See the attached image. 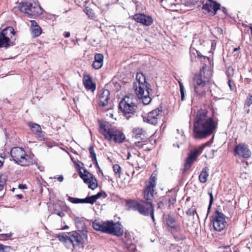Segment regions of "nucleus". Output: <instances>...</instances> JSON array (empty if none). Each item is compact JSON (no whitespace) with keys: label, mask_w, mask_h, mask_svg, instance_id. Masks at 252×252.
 Here are the masks:
<instances>
[{"label":"nucleus","mask_w":252,"mask_h":252,"mask_svg":"<svg viewBox=\"0 0 252 252\" xmlns=\"http://www.w3.org/2000/svg\"><path fill=\"white\" fill-rule=\"evenodd\" d=\"M72 240L73 247L83 248L84 241L82 236L76 231H73L69 236Z\"/></svg>","instance_id":"obj_18"},{"label":"nucleus","mask_w":252,"mask_h":252,"mask_svg":"<svg viewBox=\"0 0 252 252\" xmlns=\"http://www.w3.org/2000/svg\"><path fill=\"white\" fill-rule=\"evenodd\" d=\"M68 200L70 202L73 203H79V198L69 197Z\"/></svg>","instance_id":"obj_46"},{"label":"nucleus","mask_w":252,"mask_h":252,"mask_svg":"<svg viewBox=\"0 0 252 252\" xmlns=\"http://www.w3.org/2000/svg\"><path fill=\"white\" fill-rule=\"evenodd\" d=\"M211 223L215 231H221L225 227L226 224L225 215L216 210L212 216Z\"/></svg>","instance_id":"obj_9"},{"label":"nucleus","mask_w":252,"mask_h":252,"mask_svg":"<svg viewBox=\"0 0 252 252\" xmlns=\"http://www.w3.org/2000/svg\"><path fill=\"white\" fill-rule=\"evenodd\" d=\"M31 30L32 29H33V27H36V26H38L37 22L34 20H31Z\"/></svg>","instance_id":"obj_49"},{"label":"nucleus","mask_w":252,"mask_h":252,"mask_svg":"<svg viewBox=\"0 0 252 252\" xmlns=\"http://www.w3.org/2000/svg\"><path fill=\"white\" fill-rule=\"evenodd\" d=\"M180 84V90L181 93V98L182 101H183L185 99V89L182 83L179 82Z\"/></svg>","instance_id":"obj_38"},{"label":"nucleus","mask_w":252,"mask_h":252,"mask_svg":"<svg viewBox=\"0 0 252 252\" xmlns=\"http://www.w3.org/2000/svg\"><path fill=\"white\" fill-rule=\"evenodd\" d=\"M175 201L176 200L173 198H169L168 200L169 203L171 204H173L175 203Z\"/></svg>","instance_id":"obj_52"},{"label":"nucleus","mask_w":252,"mask_h":252,"mask_svg":"<svg viewBox=\"0 0 252 252\" xmlns=\"http://www.w3.org/2000/svg\"><path fill=\"white\" fill-rule=\"evenodd\" d=\"M28 126L30 127L32 131L36 135L37 138L39 140H44V134L41 130L40 126L34 123H29Z\"/></svg>","instance_id":"obj_19"},{"label":"nucleus","mask_w":252,"mask_h":252,"mask_svg":"<svg viewBox=\"0 0 252 252\" xmlns=\"http://www.w3.org/2000/svg\"><path fill=\"white\" fill-rule=\"evenodd\" d=\"M54 213L57 214L58 216L63 217L64 216V213L62 208H61V204L59 203H56L53 205Z\"/></svg>","instance_id":"obj_28"},{"label":"nucleus","mask_w":252,"mask_h":252,"mask_svg":"<svg viewBox=\"0 0 252 252\" xmlns=\"http://www.w3.org/2000/svg\"><path fill=\"white\" fill-rule=\"evenodd\" d=\"M209 169L207 167H204L199 175V180L202 183H205L207 182Z\"/></svg>","instance_id":"obj_23"},{"label":"nucleus","mask_w":252,"mask_h":252,"mask_svg":"<svg viewBox=\"0 0 252 252\" xmlns=\"http://www.w3.org/2000/svg\"><path fill=\"white\" fill-rule=\"evenodd\" d=\"M99 131L109 140H113L116 142H122L125 138V134L121 131L112 127L109 123H100Z\"/></svg>","instance_id":"obj_6"},{"label":"nucleus","mask_w":252,"mask_h":252,"mask_svg":"<svg viewBox=\"0 0 252 252\" xmlns=\"http://www.w3.org/2000/svg\"><path fill=\"white\" fill-rule=\"evenodd\" d=\"M31 30L32 32L36 37L39 36L41 34L42 32L41 29L39 25L36 27H33V28Z\"/></svg>","instance_id":"obj_31"},{"label":"nucleus","mask_w":252,"mask_h":252,"mask_svg":"<svg viewBox=\"0 0 252 252\" xmlns=\"http://www.w3.org/2000/svg\"><path fill=\"white\" fill-rule=\"evenodd\" d=\"M198 0H189V2L192 4H195L196 2L198 1Z\"/></svg>","instance_id":"obj_54"},{"label":"nucleus","mask_w":252,"mask_h":252,"mask_svg":"<svg viewBox=\"0 0 252 252\" xmlns=\"http://www.w3.org/2000/svg\"><path fill=\"white\" fill-rule=\"evenodd\" d=\"M10 40L8 38L4 36L1 32L0 33V47H6L10 45L9 42Z\"/></svg>","instance_id":"obj_29"},{"label":"nucleus","mask_w":252,"mask_h":252,"mask_svg":"<svg viewBox=\"0 0 252 252\" xmlns=\"http://www.w3.org/2000/svg\"><path fill=\"white\" fill-rule=\"evenodd\" d=\"M179 249H180V247L179 246L175 245H171V246L170 248V250L171 251L175 250L176 251H178V252H179Z\"/></svg>","instance_id":"obj_48"},{"label":"nucleus","mask_w":252,"mask_h":252,"mask_svg":"<svg viewBox=\"0 0 252 252\" xmlns=\"http://www.w3.org/2000/svg\"><path fill=\"white\" fill-rule=\"evenodd\" d=\"M208 194H209V195L210 196L209 204V206H208V210L209 211L210 210V209H211L212 204V203L213 202L214 198H213V194H212V193L211 192H209Z\"/></svg>","instance_id":"obj_44"},{"label":"nucleus","mask_w":252,"mask_h":252,"mask_svg":"<svg viewBox=\"0 0 252 252\" xmlns=\"http://www.w3.org/2000/svg\"><path fill=\"white\" fill-rule=\"evenodd\" d=\"M229 87H230V89H231V85H230V83L229 84Z\"/></svg>","instance_id":"obj_64"},{"label":"nucleus","mask_w":252,"mask_h":252,"mask_svg":"<svg viewBox=\"0 0 252 252\" xmlns=\"http://www.w3.org/2000/svg\"><path fill=\"white\" fill-rule=\"evenodd\" d=\"M74 220L78 230L83 231L85 228V225L84 220L81 218L75 217L74 218Z\"/></svg>","instance_id":"obj_25"},{"label":"nucleus","mask_w":252,"mask_h":252,"mask_svg":"<svg viewBox=\"0 0 252 252\" xmlns=\"http://www.w3.org/2000/svg\"><path fill=\"white\" fill-rule=\"evenodd\" d=\"M130 156V154L129 153L128 154V155L127 156V159L129 158V156Z\"/></svg>","instance_id":"obj_60"},{"label":"nucleus","mask_w":252,"mask_h":252,"mask_svg":"<svg viewBox=\"0 0 252 252\" xmlns=\"http://www.w3.org/2000/svg\"><path fill=\"white\" fill-rule=\"evenodd\" d=\"M63 177L62 175H60V176L57 178V180L60 182H63Z\"/></svg>","instance_id":"obj_50"},{"label":"nucleus","mask_w":252,"mask_h":252,"mask_svg":"<svg viewBox=\"0 0 252 252\" xmlns=\"http://www.w3.org/2000/svg\"><path fill=\"white\" fill-rule=\"evenodd\" d=\"M208 145V142L205 143L190 153L189 156V157L186 159L185 164V167L183 169V172H186L190 168L192 163L195 160L196 157L202 152L204 149Z\"/></svg>","instance_id":"obj_11"},{"label":"nucleus","mask_w":252,"mask_h":252,"mask_svg":"<svg viewBox=\"0 0 252 252\" xmlns=\"http://www.w3.org/2000/svg\"><path fill=\"white\" fill-rule=\"evenodd\" d=\"M102 195V192H98L96 194L90 196L92 204L94 203L96 200Z\"/></svg>","instance_id":"obj_35"},{"label":"nucleus","mask_w":252,"mask_h":252,"mask_svg":"<svg viewBox=\"0 0 252 252\" xmlns=\"http://www.w3.org/2000/svg\"><path fill=\"white\" fill-rule=\"evenodd\" d=\"M3 165V162L0 160V167Z\"/></svg>","instance_id":"obj_58"},{"label":"nucleus","mask_w":252,"mask_h":252,"mask_svg":"<svg viewBox=\"0 0 252 252\" xmlns=\"http://www.w3.org/2000/svg\"><path fill=\"white\" fill-rule=\"evenodd\" d=\"M103 55L102 54H96L94 56V61L92 64L93 68L95 69L101 68L103 65Z\"/></svg>","instance_id":"obj_21"},{"label":"nucleus","mask_w":252,"mask_h":252,"mask_svg":"<svg viewBox=\"0 0 252 252\" xmlns=\"http://www.w3.org/2000/svg\"><path fill=\"white\" fill-rule=\"evenodd\" d=\"M127 120L134 116L138 110L137 100L133 94H127Z\"/></svg>","instance_id":"obj_10"},{"label":"nucleus","mask_w":252,"mask_h":252,"mask_svg":"<svg viewBox=\"0 0 252 252\" xmlns=\"http://www.w3.org/2000/svg\"><path fill=\"white\" fill-rule=\"evenodd\" d=\"M126 96L123 98L119 104V113H121L123 116L126 115Z\"/></svg>","instance_id":"obj_27"},{"label":"nucleus","mask_w":252,"mask_h":252,"mask_svg":"<svg viewBox=\"0 0 252 252\" xmlns=\"http://www.w3.org/2000/svg\"><path fill=\"white\" fill-rule=\"evenodd\" d=\"M70 35V33L69 32H66L64 33V36L65 37V38H67V37H69Z\"/></svg>","instance_id":"obj_53"},{"label":"nucleus","mask_w":252,"mask_h":252,"mask_svg":"<svg viewBox=\"0 0 252 252\" xmlns=\"http://www.w3.org/2000/svg\"><path fill=\"white\" fill-rule=\"evenodd\" d=\"M212 71L203 67L198 74L196 75L193 79L194 90V96L199 98L205 94V91L203 87L208 82L212 77Z\"/></svg>","instance_id":"obj_3"},{"label":"nucleus","mask_w":252,"mask_h":252,"mask_svg":"<svg viewBox=\"0 0 252 252\" xmlns=\"http://www.w3.org/2000/svg\"><path fill=\"white\" fill-rule=\"evenodd\" d=\"M10 155L13 160L21 166H28L32 163V158L26 154L25 150L22 148H13L11 150Z\"/></svg>","instance_id":"obj_8"},{"label":"nucleus","mask_w":252,"mask_h":252,"mask_svg":"<svg viewBox=\"0 0 252 252\" xmlns=\"http://www.w3.org/2000/svg\"><path fill=\"white\" fill-rule=\"evenodd\" d=\"M93 227L96 231L117 236L121 235L123 233L120 224L113 221H102L95 220L93 222Z\"/></svg>","instance_id":"obj_5"},{"label":"nucleus","mask_w":252,"mask_h":252,"mask_svg":"<svg viewBox=\"0 0 252 252\" xmlns=\"http://www.w3.org/2000/svg\"><path fill=\"white\" fill-rule=\"evenodd\" d=\"M18 188H19V189H27L26 185H23V184H20V185L18 186Z\"/></svg>","instance_id":"obj_51"},{"label":"nucleus","mask_w":252,"mask_h":252,"mask_svg":"<svg viewBox=\"0 0 252 252\" xmlns=\"http://www.w3.org/2000/svg\"><path fill=\"white\" fill-rule=\"evenodd\" d=\"M131 18V17H130ZM131 18L137 23L146 26H151L154 22L153 18L151 16L142 13H138L132 16Z\"/></svg>","instance_id":"obj_16"},{"label":"nucleus","mask_w":252,"mask_h":252,"mask_svg":"<svg viewBox=\"0 0 252 252\" xmlns=\"http://www.w3.org/2000/svg\"><path fill=\"white\" fill-rule=\"evenodd\" d=\"M19 10L29 18H33L42 14L43 9L38 3L33 0L20 3Z\"/></svg>","instance_id":"obj_7"},{"label":"nucleus","mask_w":252,"mask_h":252,"mask_svg":"<svg viewBox=\"0 0 252 252\" xmlns=\"http://www.w3.org/2000/svg\"><path fill=\"white\" fill-rule=\"evenodd\" d=\"M155 186V178L151 177L150 178L149 184L147 185V187L144 192V197L146 200L151 201L153 199Z\"/></svg>","instance_id":"obj_17"},{"label":"nucleus","mask_w":252,"mask_h":252,"mask_svg":"<svg viewBox=\"0 0 252 252\" xmlns=\"http://www.w3.org/2000/svg\"><path fill=\"white\" fill-rule=\"evenodd\" d=\"M127 209L137 211L144 216H150L155 221L154 208L151 201L127 200Z\"/></svg>","instance_id":"obj_4"},{"label":"nucleus","mask_w":252,"mask_h":252,"mask_svg":"<svg viewBox=\"0 0 252 252\" xmlns=\"http://www.w3.org/2000/svg\"><path fill=\"white\" fill-rule=\"evenodd\" d=\"M64 244L68 248H70L71 246L73 247L72 240L70 239L69 236L66 239Z\"/></svg>","instance_id":"obj_43"},{"label":"nucleus","mask_w":252,"mask_h":252,"mask_svg":"<svg viewBox=\"0 0 252 252\" xmlns=\"http://www.w3.org/2000/svg\"><path fill=\"white\" fill-rule=\"evenodd\" d=\"M161 111L158 109H155L148 114L147 117H143V121L148 124L156 125L161 117Z\"/></svg>","instance_id":"obj_15"},{"label":"nucleus","mask_w":252,"mask_h":252,"mask_svg":"<svg viewBox=\"0 0 252 252\" xmlns=\"http://www.w3.org/2000/svg\"><path fill=\"white\" fill-rule=\"evenodd\" d=\"M6 182V179L4 176H0V190H2Z\"/></svg>","instance_id":"obj_39"},{"label":"nucleus","mask_w":252,"mask_h":252,"mask_svg":"<svg viewBox=\"0 0 252 252\" xmlns=\"http://www.w3.org/2000/svg\"><path fill=\"white\" fill-rule=\"evenodd\" d=\"M84 85L87 90L94 91L95 89L94 84H93L90 79L85 80L84 81Z\"/></svg>","instance_id":"obj_30"},{"label":"nucleus","mask_w":252,"mask_h":252,"mask_svg":"<svg viewBox=\"0 0 252 252\" xmlns=\"http://www.w3.org/2000/svg\"><path fill=\"white\" fill-rule=\"evenodd\" d=\"M217 125L206 110L200 109L194 118L193 136L198 139L205 138L213 133Z\"/></svg>","instance_id":"obj_1"},{"label":"nucleus","mask_w":252,"mask_h":252,"mask_svg":"<svg viewBox=\"0 0 252 252\" xmlns=\"http://www.w3.org/2000/svg\"><path fill=\"white\" fill-rule=\"evenodd\" d=\"M113 115L112 114H110V117H113Z\"/></svg>","instance_id":"obj_63"},{"label":"nucleus","mask_w":252,"mask_h":252,"mask_svg":"<svg viewBox=\"0 0 252 252\" xmlns=\"http://www.w3.org/2000/svg\"><path fill=\"white\" fill-rule=\"evenodd\" d=\"M132 241L131 236L129 233L128 234H127V251L136 252V246Z\"/></svg>","instance_id":"obj_22"},{"label":"nucleus","mask_w":252,"mask_h":252,"mask_svg":"<svg viewBox=\"0 0 252 252\" xmlns=\"http://www.w3.org/2000/svg\"><path fill=\"white\" fill-rule=\"evenodd\" d=\"M89 151H90L91 157L92 159V160L93 161H95V162L96 163V165L98 167V163H97V160H96V155L95 154L93 147H91L89 148Z\"/></svg>","instance_id":"obj_32"},{"label":"nucleus","mask_w":252,"mask_h":252,"mask_svg":"<svg viewBox=\"0 0 252 252\" xmlns=\"http://www.w3.org/2000/svg\"><path fill=\"white\" fill-rule=\"evenodd\" d=\"M234 152L235 155L244 158H249L252 155L251 150L245 143H240L235 146Z\"/></svg>","instance_id":"obj_13"},{"label":"nucleus","mask_w":252,"mask_h":252,"mask_svg":"<svg viewBox=\"0 0 252 252\" xmlns=\"http://www.w3.org/2000/svg\"><path fill=\"white\" fill-rule=\"evenodd\" d=\"M133 88L135 94L142 99L144 105H147L151 102V98L149 96L150 91H151L150 85L146 82V77L143 73H137Z\"/></svg>","instance_id":"obj_2"},{"label":"nucleus","mask_w":252,"mask_h":252,"mask_svg":"<svg viewBox=\"0 0 252 252\" xmlns=\"http://www.w3.org/2000/svg\"><path fill=\"white\" fill-rule=\"evenodd\" d=\"M81 178L84 182L88 185V187L92 189H94L97 187V183L96 178L87 170H84V174L81 173Z\"/></svg>","instance_id":"obj_14"},{"label":"nucleus","mask_w":252,"mask_h":252,"mask_svg":"<svg viewBox=\"0 0 252 252\" xmlns=\"http://www.w3.org/2000/svg\"><path fill=\"white\" fill-rule=\"evenodd\" d=\"M187 214L190 216H193L195 214H196V216L198 218V215L197 214L196 209L194 207H191L187 211Z\"/></svg>","instance_id":"obj_34"},{"label":"nucleus","mask_w":252,"mask_h":252,"mask_svg":"<svg viewBox=\"0 0 252 252\" xmlns=\"http://www.w3.org/2000/svg\"><path fill=\"white\" fill-rule=\"evenodd\" d=\"M132 133L136 138L141 137V136L146 137V131L142 128L140 127H134L132 129Z\"/></svg>","instance_id":"obj_26"},{"label":"nucleus","mask_w":252,"mask_h":252,"mask_svg":"<svg viewBox=\"0 0 252 252\" xmlns=\"http://www.w3.org/2000/svg\"><path fill=\"white\" fill-rule=\"evenodd\" d=\"M17 196L19 198V199H22L23 198V195L22 194H18L17 195Z\"/></svg>","instance_id":"obj_55"},{"label":"nucleus","mask_w":252,"mask_h":252,"mask_svg":"<svg viewBox=\"0 0 252 252\" xmlns=\"http://www.w3.org/2000/svg\"><path fill=\"white\" fill-rule=\"evenodd\" d=\"M12 236V233H9L7 234H0V240L4 241L8 240L9 239H11Z\"/></svg>","instance_id":"obj_33"},{"label":"nucleus","mask_w":252,"mask_h":252,"mask_svg":"<svg viewBox=\"0 0 252 252\" xmlns=\"http://www.w3.org/2000/svg\"><path fill=\"white\" fill-rule=\"evenodd\" d=\"M110 91L107 89L101 91L99 96V105L102 107L108 105L110 100Z\"/></svg>","instance_id":"obj_20"},{"label":"nucleus","mask_w":252,"mask_h":252,"mask_svg":"<svg viewBox=\"0 0 252 252\" xmlns=\"http://www.w3.org/2000/svg\"><path fill=\"white\" fill-rule=\"evenodd\" d=\"M72 41L74 42V43L75 44H76V43H77V40L76 41H75L73 40Z\"/></svg>","instance_id":"obj_61"},{"label":"nucleus","mask_w":252,"mask_h":252,"mask_svg":"<svg viewBox=\"0 0 252 252\" xmlns=\"http://www.w3.org/2000/svg\"><path fill=\"white\" fill-rule=\"evenodd\" d=\"M11 250V247L10 246L0 244V252H9Z\"/></svg>","instance_id":"obj_36"},{"label":"nucleus","mask_w":252,"mask_h":252,"mask_svg":"<svg viewBox=\"0 0 252 252\" xmlns=\"http://www.w3.org/2000/svg\"><path fill=\"white\" fill-rule=\"evenodd\" d=\"M68 237L69 236H67V235H62V236H59L58 238H59V240L60 241L63 242L64 243V242L66 241V239H67Z\"/></svg>","instance_id":"obj_47"},{"label":"nucleus","mask_w":252,"mask_h":252,"mask_svg":"<svg viewBox=\"0 0 252 252\" xmlns=\"http://www.w3.org/2000/svg\"><path fill=\"white\" fill-rule=\"evenodd\" d=\"M202 3L203 12L213 15H215L217 10L220 7V4L212 0H203Z\"/></svg>","instance_id":"obj_12"},{"label":"nucleus","mask_w":252,"mask_h":252,"mask_svg":"<svg viewBox=\"0 0 252 252\" xmlns=\"http://www.w3.org/2000/svg\"><path fill=\"white\" fill-rule=\"evenodd\" d=\"M79 203H90L92 204V201L90 196L84 199H79Z\"/></svg>","instance_id":"obj_41"},{"label":"nucleus","mask_w":252,"mask_h":252,"mask_svg":"<svg viewBox=\"0 0 252 252\" xmlns=\"http://www.w3.org/2000/svg\"><path fill=\"white\" fill-rule=\"evenodd\" d=\"M1 32L6 37H8V39H10L14 35L15 31L14 29L11 27H8L3 29Z\"/></svg>","instance_id":"obj_24"},{"label":"nucleus","mask_w":252,"mask_h":252,"mask_svg":"<svg viewBox=\"0 0 252 252\" xmlns=\"http://www.w3.org/2000/svg\"><path fill=\"white\" fill-rule=\"evenodd\" d=\"M245 104L249 106L252 104V94H249L246 100Z\"/></svg>","instance_id":"obj_42"},{"label":"nucleus","mask_w":252,"mask_h":252,"mask_svg":"<svg viewBox=\"0 0 252 252\" xmlns=\"http://www.w3.org/2000/svg\"><path fill=\"white\" fill-rule=\"evenodd\" d=\"M15 189V188H13V189H11V190H12V191H14Z\"/></svg>","instance_id":"obj_62"},{"label":"nucleus","mask_w":252,"mask_h":252,"mask_svg":"<svg viewBox=\"0 0 252 252\" xmlns=\"http://www.w3.org/2000/svg\"><path fill=\"white\" fill-rule=\"evenodd\" d=\"M160 1L166 6L172 7L173 5V3L170 0H160Z\"/></svg>","instance_id":"obj_45"},{"label":"nucleus","mask_w":252,"mask_h":252,"mask_svg":"<svg viewBox=\"0 0 252 252\" xmlns=\"http://www.w3.org/2000/svg\"><path fill=\"white\" fill-rule=\"evenodd\" d=\"M250 29L251 30V33L252 35V26L250 27Z\"/></svg>","instance_id":"obj_59"},{"label":"nucleus","mask_w":252,"mask_h":252,"mask_svg":"<svg viewBox=\"0 0 252 252\" xmlns=\"http://www.w3.org/2000/svg\"><path fill=\"white\" fill-rule=\"evenodd\" d=\"M113 168L116 174L120 178L121 167L118 164H115L113 165Z\"/></svg>","instance_id":"obj_37"},{"label":"nucleus","mask_w":252,"mask_h":252,"mask_svg":"<svg viewBox=\"0 0 252 252\" xmlns=\"http://www.w3.org/2000/svg\"><path fill=\"white\" fill-rule=\"evenodd\" d=\"M124 78H123V80H124ZM123 81L124 82V83H123L122 85H123V88H125V81L124 80H123Z\"/></svg>","instance_id":"obj_57"},{"label":"nucleus","mask_w":252,"mask_h":252,"mask_svg":"<svg viewBox=\"0 0 252 252\" xmlns=\"http://www.w3.org/2000/svg\"><path fill=\"white\" fill-rule=\"evenodd\" d=\"M86 13L88 15V16L91 18H93L95 16L94 13V11L91 8L88 9V8H86Z\"/></svg>","instance_id":"obj_40"},{"label":"nucleus","mask_w":252,"mask_h":252,"mask_svg":"<svg viewBox=\"0 0 252 252\" xmlns=\"http://www.w3.org/2000/svg\"><path fill=\"white\" fill-rule=\"evenodd\" d=\"M240 48L239 47H238V48H234V49H233V52H236V51H238V50H240Z\"/></svg>","instance_id":"obj_56"}]
</instances>
